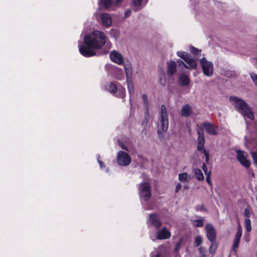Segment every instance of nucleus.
Returning a JSON list of instances; mask_svg holds the SVG:
<instances>
[{"label":"nucleus","mask_w":257,"mask_h":257,"mask_svg":"<svg viewBox=\"0 0 257 257\" xmlns=\"http://www.w3.org/2000/svg\"><path fill=\"white\" fill-rule=\"evenodd\" d=\"M132 13V10H126L124 13V18H126L128 17H130Z\"/></svg>","instance_id":"79ce46f5"},{"label":"nucleus","mask_w":257,"mask_h":257,"mask_svg":"<svg viewBox=\"0 0 257 257\" xmlns=\"http://www.w3.org/2000/svg\"><path fill=\"white\" fill-rule=\"evenodd\" d=\"M245 213L246 214H247V210L246 209H245Z\"/></svg>","instance_id":"603ef678"},{"label":"nucleus","mask_w":257,"mask_h":257,"mask_svg":"<svg viewBox=\"0 0 257 257\" xmlns=\"http://www.w3.org/2000/svg\"><path fill=\"white\" fill-rule=\"evenodd\" d=\"M160 115V118L157 124V130L158 135L160 138H162L163 137V134L168 130L169 126L168 113L166 107L164 104H162L161 106Z\"/></svg>","instance_id":"7ed1b4c3"},{"label":"nucleus","mask_w":257,"mask_h":257,"mask_svg":"<svg viewBox=\"0 0 257 257\" xmlns=\"http://www.w3.org/2000/svg\"><path fill=\"white\" fill-rule=\"evenodd\" d=\"M192 112L193 109L192 107L189 104H185L181 108L180 114L184 117H188Z\"/></svg>","instance_id":"2eb2a0df"},{"label":"nucleus","mask_w":257,"mask_h":257,"mask_svg":"<svg viewBox=\"0 0 257 257\" xmlns=\"http://www.w3.org/2000/svg\"><path fill=\"white\" fill-rule=\"evenodd\" d=\"M209 174L210 172H208V174H207L206 175V181L208 182V184H210V178H209Z\"/></svg>","instance_id":"09e8293b"},{"label":"nucleus","mask_w":257,"mask_h":257,"mask_svg":"<svg viewBox=\"0 0 257 257\" xmlns=\"http://www.w3.org/2000/svg\"><path fill=\"white\" fill-rule=\"evenodd\" d=\"M177 62L179 66H183L185 68H189L188 65L186 63H185L182 60L179 59L177 60Z\"/></svg>","instance_id":"ea45409f"},{"label":"nucleus","mask_w":257,"mask_h":257,"mask_svg":"<svg viewBox=\"0 0 257 257\" xmlns=\"http://www.w3.org/2000/svg\"><path fill=\"white\" fill-rule=\"evenodd\" d=\"M202 126L210 135H215L217 134L218 127L212 123H204Z\"/></svg>","instance_id":"ddd939ff"},{"label":"nucleus","mask_w":257,"mask_h":257,"mask_svg":"<svg viewBox=\"0 0 257 257\" xmlns=\"http://www.w3.org/2000/svg\"><path fill=\"white\" fill-rule=\"evenodd\" d=\"M204 143H198L197 145V150L199 151L202 152L204 155L205 156L206 158V162H208L209 160V154L207 152V151L205 150V149L204 148Z\"/></svg>","instance_id":"412c9836"},{"label":"nucleus","mask_w":257,"mask_h":257,"mask_svg":"<svg viewBox=\"0 0 257 257\" xmlns=\"http://www.w3.org/2000/svg\"><path fill=\"white\" fill-rule=\"evenodd\" d=\"M123 0H116L114 3L115 6H117L119 5Z\"/></svg>","instance_id":"de8ad7c7"},{"label":"nucleus","mask_w":257,"mask_h":257,"mask_svg":"<svg viewBox=\"0 0 257 257\" xmlns=\"http://www.w3.org/2000/svg\"><path fill=\"white\" fill-rule=\"evenodd\" d=\"M116 160L119 165L126 166L130 165L132 160L127 153L120 151L118 152Z\"/></svg>","instance_id":"6e6552de"},{"label":"nucleus","mask_w":257,"mask_h":257,"mask_svg":"<svg viewBox=\"0 0 257 257\" xmlns=\"http://www.w3.org/2000/svg\"><path fill=\"white\" fill-rule=\"evenodd\" d=\"M102 24L104 27H109L112 24V18L107 13H103L100 15Z\"/></svg>","instance_id":"4468645a"},{"label":"nucleus","mask_w":257,"mask_h":257,"mask_svg":"<svg viewBox=\"0 0 257 257\" xmlns=\"http://www.w3.org/2000/svg\"><path fill=\"white\" fill-rule=\"evenodd\" d=\"M229 100L235 109L243 116L245 119L248 118L252 120L254 119L252 109L244 100L233 96H231Z\"/></svg>","instance_id":"f03ea898"},{"label":"nucleus","mask_w":257,"mask_h":257,"mask_svg":"<svg viewBox=\"0 0 257 257\" xmlns=\"http://www.w3.org/2000/svg\"><path fill=\"white\" fill-rule=\"evenodd\" d=\"M116 92L117 93V96L118 97L123 98L125 96V89L122 87H120L117 88Z\"/></svg>","instance_id":"7c9ffc66"},{"label":"nucleus","mask_w":257,"mask_h":257,"mask_svg":"<svg viewBox=\"0 0 257 257\" xmlns=\"http://www.w3.org/2000/svg\"><path fill=\"white\" fill-rule=\"evenodd\" d=\"M178 179L182 183H187L190 181L191 176L186 173H180L178 175Z\"/></svg>","instance_id":"a211bd4d"},{"label":"nucleus","mask_w":257,"mask_h":257,"mask_svg":"<svg viewBox=\"0 0 257 257\" xmlns=\"http://www.w3.org/2000/svg\"><path fill=\"white\" fill-rule=\"evenodd\" d=\"M133 5L135 11L141 10L144 6L142 3V0H133Z\"/></svg>","instance_id":"5701e85b"},{"label":"nucleus","mask_w":257,"mask_h":257,"mask_svg":"<svg viewBox=\"0 0 257 257\" xmlns=\"http://www.w3.org/2000/svg\"><path fill=\"white\" fill-rule=\"evenodd\" d=\"M101 3L106 9H109L112 4V0H101Z\"/></svg>","instance_id":"72a5a7b5"},{"label":"nucleus","mask_w":257,"mask_h":257,"mask_svg":"<svg viewBox=\"0 0 257 257\" xmlns=\"http://www.w3.org/2000/svg\"><path fill=\"white\" fill-rule=\"evenodd\" d=\"M200 65L204 74L208 77H211L213 73V64L207 61L203 57L200 61Z\"/></svg>","instance_id":"423d86ee"},{"label":"nucleus","mask_w":257,"mask_h":257,"mask_svg":"<svg viewBox=\"0 0 257 257\" xmlns=\"http://www.w3.org/2000/svg\"><path fill=\"white\" fill-rule=\"evenodd\" d=\"M190 51L194 55L197 56V55H200L201 50H198V49H196V48H195L193 46L190 47Z\"/></svg>","instance_id":"c9c22d12"},{"label":"nucleus","mask_w":257,"mask_h":257,"mask_svg":"<svg viewBox=\"0 0 257 257\" xmlns=\"http://www.w3.org/2000/svg\"><path fill=\"white\" fill-rule=\"evenodd\" d=\"M107 38L101 31L94 30L86 35L83 38L85 45H79V51L84 57H89L95 56L96 51L100 50L106 43Z\"/></svg>","instance_id":"f257e3e1"},{"label":"nucleus","mask_w":257,"mask_h":257,"mask_svg":"<svg viewBox=\"0 0 257 257\" xmlns=\"http://www.w3.org/2000/svg\"><path fill=\"white\" fill-rule=\"evenodd\" d=\"M160 81L161 84L162 85H163V86L165 85V84H166V81H165V80L164 79L161 78Z\"/></svg>","instance_id":"8fccbe9b"},{"label":"nucleus","mask_w":257,"mask_h":257,"mask_svg":"<svg viewBox=\"0 0 257 257\" xmlns=\"http://www.w3.org/2000/svg\"><path fill=\"white\" fill-rule=\"evenodd\" d=\"M250 155L254 164L257 166V153L255 152H252L250 153Z\"/></svg>","instance_id":"4c0bfd02"},{"label":"nucleus","mask_w":257,"mask_h":257,"mask_svg":"<svg viewBox=\"0 0 257 257\" xmlns=\"http://www.w3.org/2000/svg\"><path fill=\"white\" fill-rule=\"evenodd\" d=\"M112 32H113L115 33V34L117 36L118 35L119 33H118V31L117 30H112Z\"/></svg>","instance_id":"3c124183"},{"label":"nucleus","mask_w":257,"mask_h":257,"mask_svg":"<svg viewBox=\"0 0 257 257\" xmlns=\"http://www.w3.org/2000/svg\"><path fill=\"white\" fill-rule=\"evenodd\" d=\"M139 194L141 200L147 201L151 197L150 184L148 182H142L138 185Z\"/></svg>","instance_id":"20e7f679"},{"label":"nucleus","mask_w":257,"mask_h":257,"mask_svg":"<svg viewBox=\"0 0 257 257\" xmlns=\"http://www.w3.org/2000/svg\"><path fill=\"white\" fill-rule=\"evenodd\" d=\"M164 250L163 246H161L158 248L155 249L151 253V257H163V252Z\"/></svg>","instance_id":"aec40b11"},{"label":"nucleus","mask_w":257,"mask_h":257,"mask_svg":"<svg viewBox=\"0 0 257 257\" xmlns=\"http://www.w3.org/2000/svg\"><path fill=\"white\" fill-rule=\"evenodd\" d=\"M170 236V231L166 227H164L156 232V238L157 239H167L169 238Z\"/></svg>","instance_id":"9b49d317"},{"label":"nucleus","mask_w":257,"mask_h":257,"mask_svg":"<svg viewBox=\"0 0 257 257\" xmlns=\"http://www.w3.org/2000/svg\"><path fill=\"white\" fill-rule=\"evenodd\" d=\"M176 63L174 61H170L167 63V71L170 76H172L177 71Z\"/></svg>","instance_id":"dca6fc26"},{"label":"nucleus","mask_w":257,"mask_h":257,"mask_svg":"<svg viewBox=\"0 0 257 257\" xmlns=\"http://www.w3.org/2000/svg\"><path fill=\"white\" fill-rule=\"evenodd\" d=\"M199 257H208V251L206 247L200 246L198 247Z\"/></svg>","instance_id":"b1692460"},{"label":"nucleus","mask_w":257,"mask_h":257,"mask_svg":"<svg viewBox=\"0 0 257 257\" xmlns=\"http://www.w3.org/2000/svg\"><path fill=\"white\" fill-rule=\"evenodd\" d=\"M203 242V237L200 235H197L194 238V245L196 247H200Z\"/></svg>","instance_id":"cd10ccee"},{"label":"nucleus","mask_w":257,"mask_h":257,"mask_svg":"<svg viewBox=\"0 0 257 257\" xmlns=\"http://www.w3.org/2000/svg\"><path fill=\"white\" fill-rule=\"evenodd\" d=\"M242 236V228L240 225H238L237 231L235 234V239L240 240V238Z\"/></svg>","instance_id":"f704fd0d"},{"label":"nucleus","mask_w":257,"mask_h":257,"mask_svg":"<svg viewBox=\"0 0 257 257\" xmlns=\"http://www.w3.org/2000/svg\"><path fill=\"white\" fill-rule=\"evenodd\" d=\"M111 60L117 64L121 65L123 64V58L120 53L116 51L111 52L109 55Z\"/></svg>","instance_id":"f8f14e48"},{"label":"nucleus","mask_w":257,"mask_h":257,"mask_svg":"<svg viewBox=\"0 0 257 257\" xmlns=\"http://www.w3.org/2000/svg\"><path fill=\"white\" fill-rule=\"evenodd\" d=\"M202 169L204 171L205 175H207V174H208V173L207 172V167L206 166V165L204 163H203L202 165Z\"/></svg>","instance_id":"a18cd8bd"},{"label":"nucleus","mask_w":257,"mask_h":257,"mask_svg":"<svg viewBox=\"0 0 257 257\" xmlns=\"http://www.w3.org/2000/svg\"><path fill=\"white\" fill-rule=\"evenodd\" d=\"M147 223L149 227H154L156 229H159L162 224L159 215L154 213L150 214Z\"/></svg>","instance_id":"0eeeda50"},{"label":"nucleus","mask_w":257,"mask_h":257,"mask_svg":"<svg viewBox=\"0 0 257 257\" xmlns=\"http://www.w3.org/2000/svg\"><path fill=\"white\" fill-rule=\"evenodd\" d=\"M185 189H187V188H188V187H187V186H185Z\"/></svg>","instance_id":"864d4df0"},{"label":"nucleus","mask_w":257,"mask_h":257,"mask_svg":"<svg viewBox=\"0 0 257 257\" xmlns=\"http://www.w3.org/2000/svg\"><path fill=\"white\" fill-rule=\"evenodd\" d=\"M194 174L196 179L199 181H202L204 179L203 174L200 169H195Z\"/></svg>","instance_id":"a878e982"},{"label":"nucleus","mask_w":257,"mask_h":257,"mask_svg":"<svg viewBox=\"0 0 257 257\" xmlns=\"http://www.w3.org/2000/svg\"><path fill=\"white\" fill-rule=\"evenodd\" d=\"M204 218L203 217L200 219H195L193 221V225L196 227H202L204 224Z\"/></svg>","instance_id":"c85d7f7f"},{"label":"nucleus","mask_w":257,"mask_h":257,"mask_svg":"<svg viewBox=\"0 0 257 257\" xmlns=\"http://www.w3.org/2000/svg\"><path fill=\"white\" fill-rule=\"evenodd\" d=\"M206 235L208 240L211 242H215L216 238V231L213 226L207 223L205 227Z\"/></svg>","instance_id":"1a4fd4ad"},{"label":"nucleus","mask_w":257,"mask_h":257,"mask_svg":"<svg viewBox=\"0 0 257 257\" xmlns=\"http://www.w3.org/2000/svg\"><path fill=\"white\" fill-rule=\"evenodd\" d=\"M118 145L121 147L122 149L127 150V148L120 142H118Z\"/></svg>","instance_id":"49530a36"},{"label":"nucleus","mask_w":257,"mask_h":257,"mask_svg":"<svg viewBox=\"0 0 257 257\" xmlns=\"http://www.w3.org/2000/svg\"><path fill=\"white\" fill-rule=\"evenodd\" d=\"M181 187H182L181 184L180 183H178L176 186L175 192H178L180 191V190L181 189Z\"/></svg>","instance_id":"c03bdc74"},{"label":"nucleus","mask_w":257,"mask_h":257,"mask_svg":"<svg viewBox=\"0 0 257 257\" xmlns=\"http://www.w3.org/2000/svg\"><path fill=\"white\" fill-rule=\"evenodd\" d=\"M190 80L187 75L182 73L179 78V83L182 86H186L189 84Z\"/></svg>","instance_id":"6ab92c4d"},{"label":"nucleus","mask_w":257,"mask_h":257,"mask_svg":"<svg viewBox=\"0 0 257 257\" xmlns=\"http://www.w3.org/2000/svg\"><path fill=\"white\" fill-rule=\"evenodd\" d=\"M240 240L234 238V240L232 245V249L234 252L236 251V249L238 247Z\"/></svg>","instance_id":"e433bc0d"},{"label":"nucleus","mask_w":257,"mask_h":257,"mask_svg":"<svg viewBox=\"0 0 257 257\" xmlns=\"http://www.w3.org/2000/svg\"><path fill=\"white\" fill-rule=\"evenodd\" d=\"M182 241V239L180 238L179 241L178 243H176V247L175 248V252H177L179 248L180 247V246L181 245Z\"/></svg>","instance_id":"a19ab883"},{"label":"nucleus","mask_w":257,"mask_h":257,"mask_svg":"<svg viewBox=\"0 0 257 257\" xmlns=\"http://www.w3.org/2000/svg\"><path fill=\"white\" fill-rule=\"evenodd\" d=\"M197 126H198V125H197ZM197 131V133L198 135V143H205L204 137V135H203V131H202V128L198 127Z\"/></svg>","instance_id":"393cba45"},{"label":"nucleus","mask_w":257,"mask_h":257,"mask_svg":"<svg viewBox=\"0 0 257 257\" xmlns=\"http://www.w3.org/2000/svg\"><path fill=\"white\" fill-rule=\"evenodd\" d=\"M236 157L239 162L244 167L248 168L250 166V163L247 159L248 155L247 153L238 150L236 151Z\"/></svg>","instance_id":"9d476101"},{"label":"nucleus","mask_w":257,"mask_h":257,"mask_svg":"<svg viewBox=\"0 0 257 257\" xmlns=\"http://www.w3.org/2000/svg\"><path fill=\"white\" fill-rule=\"evenodd\" d=\"M177 55L186 62L189 68L192 69L197 68V65L196 60L192 58L188 53L180 51L177 52Z\"/></svg>","instance_id":"39448f33"},{"label":"nucleus","mask_w":257,"mask_h":257,"mask_svg":"<svg viewBox=\"0 0 257 257\" xmlns=\"http://www.w3.org/2000/svg\"><path fill=\"white\" fill-rule=\"evenodd\" d=\"M244 225L246 230L248 232L250 231L251 229V221L249 219L246 218L244 221Z\"/></svg>","instance_id":"473e14b6"},{"label":"nucleus","mask_w":257,"mask_h":257,"mask_svg":"<svg viewBox=\"0 0 257 257\" xmlns=\"http://www.w3.org/2000/svg\"><path fill=\"white\" fill-rule=\"evenodd\" d=\"M106 89L112 93H115L117 91L116 85L112 83H108L106 86Z\"/></svg>","instance_id":"bb28decb"},{"label":"nucleus","mask_w":257,"mask_h":257,"mask_svg":"<svg viewBox=\"0 0 257 257\" xmlns=\"http://www.w3.org/2000/svg\"><path fill=\"white\" fill-rule=\"evenodd\" d=\"M142 98L144 101V103L146 108V113L149 114V101L147 97V96L146 94H143L142 95Z\"/></svg>","instance_id":"2f4dec72"},{"label":"nucleus","mask_w":257,"mask_h":257,"mask_svg":"<svg viewBox=\"0 0 257 257\" xmlns=\"http://www.w3.org/2000/svg\"><path fill=\"white\" fill-rule=\"evenodd\" d=\"M99 158H100V156L99 155H97V161L99 164L100 167L101 168H102L103 167H104V166L103 165V163L102 161L99 160Z\"/></svg>","instance_id":"37998d69"},{"label":"nucleus","mask_w":257,"mask_h":257,"mask_svg":"<svg viewBox=\"0 0 257 257\" xmlns=\"http://www.w3.org/2000/svg\"><path fill=\"white\" fill-rule=\"evenodd\" d=\"M250 77L254 84L257 86V75L254 73H251Z\"/></svg>","instance_id":"58836bf2"},{"label":"nucleus","mask_w":257,"mask_h":257,"mask_svg":"<svg viewBox=\"0 0 257 257\" xmlns=\"http://www.w3.org/2000/svg\"><path fill=\"white\" fill-rule=\"evenodd\" d=\"M124 69L126 79L132 78L133 69L132 64L129 62L125 63L124 65Z\"/></svg>","instance_id":"f3484780"},{"label":"nucleus","mask_w":257,"mask_h":257,"mask_svg":"<svg viewBox=\"0 0 257 257\" xmlns=\"http://www.w3.org/2000/svg\"><path fill=\"white\" fill-rule=\"evenodd\" d=\"M126 82L130 94L133 95L135 92L134 84L132 78L126 79Z\"/></svg>","instance_id":"4be33fe9"},{"label":"nucleus","mask_w":257,"mask_h":257,"mask_svg":"<svg viewBox=\"0 0 257 257\" xmlns=\"http://www.w3.org/2000/svg\"><path fill=\"white\" fill-rule=\"evenodd\" d=\"M217 248V245L214 242H211L209 248V252L212 255H214L216 251Z\"/></svg>","instance_id":"c756f323"}]
</instances>
